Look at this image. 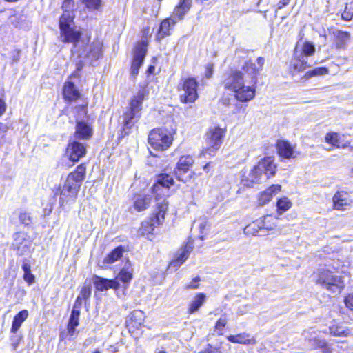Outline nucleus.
I'll return each instance as SVG.
<instances>
[{
    "mask_svg": "<svg viewBox=\"0 0 353 353\" xmlns=\"http://www.w3.org/2000/svg\"><path fill=\"white\" fill-rule=\"evenodd\" d=\"M265 63L263 57H259L256 62L248 61L243 65V73L239 71L232 72L225 80L227 88H253L256 84L257 74L261 70Z\"/></svg>",
    "mask_w": 353,
    "mask_h": 353,
    "instance_id": "obj_1",
    "label": "nucleus"
},
{
    "mask_svg": "<svg viewBox=\"0 0 353 353\" xmlns=\"http://www.w3.org/2000/svg\"><path fill=\"white\" fill-rule=\"evenodd\" d=\"M85 176V167L79 165L68 175L63 187L59 186L56 189L54 194L59 195V203L61 206L75 201Z\"/></svg>",
    "mask_w": 353,
    "mask_h": 353,
    "instance_id": "obj_2",
    "label": "nucleus"
},
{
    "mask_svg": "<svg viewBox=\"0 0 353 353\" xmlns=\"http://www.w3.org/2000/svg\"><path fill=\"white\" fill-rule=\"evenodd\" d=\"M148 97L147 90H138L132 98L129 108L123 113L122 137L129 134L131 128L138 121L141 117L142 102Z\"/></svg>",
    "mask_w": 353,
    "mask_h": 353,
    "instance_id": "obj_3",
    "label": "nucleus"
},
{
    "mask_svg": "<svg viewBox=\"0 0 353 353\" xmlns=\"http://www.w3.org/2000/svg\"><path fill=\"white\" fill-rule=\"evenodd\" d=\"M157 200L153 215L149 219L143 221L138 230L139 235L145 236L149 240H152L154 229L163 223L168 208V201L166 199L157 198Z\"/></svg>",
    "mask_w": 353,
    "mask_h": 353,
    "instance_id": "obj_4",
    "label": "nucleus"
},
{
    "mask_svg": "<svg viewBox=\"0 0 353 353\" xmlns=\"http://www.w3.org/2000/svg\"><path fill=\"white\" fill-rule=\"evenodd\" d=\"M315 282L333 294H339L345 288L342 276L334 274L327 269L319 270L316 274Z\"/></svg>",
    "mask_w": 353,
    "mask_h": 353,
    "instance_id": "obj_5",
    "label": "nucleus"
},
{
    "mask_svg": "<svg viewBox=\"0 0 353 353\" xmlns=\"http://www.w3.org/2000/svg\"><path fill=\"white\" fill-rule=\"evenodd\" d=\"M276 168L272 157H265L251 170L249 173L248 180L252 183H259L263 176H265L266 178L274 176Z\"/></svg>",
    "mask_w": 353,
    "mask_h": 353,
    "instance_id": "obj_6",
    "label": "nucleus"
},
{
    "mask_svg": "<svg viewBox=\"0 0 353 353\" xmlns=\"http://www.w3.org/2000/svg\"><path fill=\"white\" fill-rule=\"evenodd\" d=\"M225 130L220 127L210 128L205 134V146L201 151V155L212 156L220 148Z\"/></svg>",
    "mask_w": 353,
    "mask_h": 353,
    "instance_id": "obj_7",
    "label": "nucleus"
},
{
    "mask_svg": "<svg viewBox=\"0 0 353 353\" xmlns=\"http://www.w3.org/2000/svg\"><path fill=\"white\" fill-rule=\"evenodd\" d=\"M74 22L71 17L65 15L59 20L61 38L63 42L73 43L77 48L80 44L81 32L73 28Z\"/></svg>",
    "mask_w": 353,
    "mask_h": 353,
    "instance_id": "obj_8",
    "label": "nucleus"
},
{
    "mask_svg": "<svg viewBox=\"0 0 353 353\" xmlns=\"http://www.w3.org/2000/svg\"><path fill=\"white\" fill-rule=\"evenodd\" d=\"M172 140V134L161 128L152 130L148 137L149 144L156 150H167L171 145Z\"/></svg>",
    "mask_w": 353,
    "mask_h": 353,
    "instance_id": "obj_9",
    "label": "nucleus"
},
{
    "mask_svg": "<svg viewBox=\"0 0 353 353\" xmlns=\"http://www.w3.org/2000/svg\"><path fill=\"white\" fill-rule=\"evenodd\" d=\"M148 41L143 40L138 43L134 48V57L131 66V72L132 75H136L139 72V69L142 65L147 52Z\"/></svg>",
    "mask_w": 353,
    "mask_h": 353,
    "instance_id": "obj_10",
    "label": "nucleus"
},
{
    "mask_svg": "<svg viewBox=\"0 0 353 353\" xmlns=\"http://www.w3.org/2000/svg\"><path fill=\"white\" fill-rule=\"evenodd\" d=\"M193 163L194 159L190 155H184L180 157L175 170V174L179 181L187 182L190 179V176H184V174L189 170Z\"/></svg>",
    "mask_w": 353,
    "mask_h": 353,
    "instance_id": "obj_11",
    "label": "nucleus"
},
{
    "mask_svg": "<svg viewBox=\"0 0 353 353\" xmlns=\"http://www.w3.org/2000/svg\"><path fill=\"white\" fill-rule=\"evenodd\" d=\"M32 241L24 233L19 232L14 234L13 246L20 255H26L30 252Z\"/></svg>",
    "mask_w": 353,
    "mask_h": 353,
    "instance_id": "obj_12",
    "label": "nucleus"
},
{
    "mask_svg": "<svg viewBox=\"0 0 353 353\" xmlns=\"http://www.w3.org/2000/svg\"><path fill=\"white\" fill-rule=\"evenodd\" d=\"M333 209L344 211L352 203L350 194L345 191H337L332 197Z\"/></svg>",
    "mask_w": 353,
    "mask_h": 353,
    "instance_id": "obj_13",
    "label": "nucleus"
},
{
    "mask_svg": "<svg viewBox=\"0 0 353 353\" xmlns=\"http://www.w3.org/2000/svg\"><path fill=\"white\" fill-rule=\"evenodd\" d=\"M86 153V146L77 141L70 142L66 150V154L69 159L72 162H77L85 156Z\"/></svg>",
    "mask_w": 353,
    "mask_h": 353,
    "instance_id": "obj_14",
    "label": "nucleus"
},
{
    "mask_svg": "<svg viewBox=\"0 0 353 353\" xmlns=\"http://www.w3.org/2000/svg\"><path fill=\"white\" fill-rule=\"evenodd\" d=\"M102 53V43L99 41L93 42L90 46L85 47V49L79 52L80 57H88L92 60L98 59Z\"/></svg>",
    "mask_w": 353,
    "mask_h": 353,
    "instance_id": "obj_15",
    "label": "nucleus"
},
{
    "mask_svg": "<svg viewBox=\"0 0 353 353\" xmlns=\"http://www.w3.org/2000/svg\"><path fill=\"white\" fill-rule=\"evenodd\" d=\"M276 148L278 154L281 157L285 159H294L296 157V152L294 146L286 141L280 140L277 142Z\"/></svg>",
    "mask_w": 353,
    "mask_h": 353,
    "instance_id": "obj_16",
    "label": "nucleus"
},
{
    "mask_svg": "<svg viewBox=\"0 0 353 353\" xmlns=\"http://www.w3.org/2000/svg\"><path fill=\"white\" fill-rule=\"evenodd\" d=\"M173 177L168 174H161L157 176L156 183L152 187V192L157 194L161 190V188L169 189L174 185Z\"/></svg>",
    "mask_w": 353,
    "mask_h": 353,
    "instance_id": "obj_17",
    "label": "nucleus"
},
{
    "mask_svg": "<svg viewBox=\"0 0 353 353\" xmlns=\"http://www.w3.org/2000/svg\"><path fill=\"white\" fill-rule=\"evenodd\" d=\"M92 135L91 127L84 121H77L74 132V137L77 139H88Z\"/></svg>",
    "mask_w": 353,
    "mask_h": 353,
    "instance_id": "obj_18",
    "label": "nucleus"
},
{
    "mask_svg": "<svg viewBox=\"0 0 353 353\" xmlns=\"http://www.w3.org/2000/svg\"><path fill=\"white\" fill-rule=\"evenodd\" d=\"M94 284L96 289L99 291H105L110 288L117 290L119 287V283L116 279L109 280L99 276L95 277Z\"/></svg>",
    "mask_w": 353,
    "mask_h": 353,
    "instance_id": "obj_19",
    "label": "nucleus"
},
{
    "mask_svg": "<svg viewBox=\"0 0 353 353\" xmlns=\"http://www.w3.org/2000/svg\"><path fill=\"white\" fill-rule=\"evenodd\" d=\"M292 65L295 70L301 72L310 67V63L306 56L303 53H299V50L296 49L292 59Z\"/></svg>",
    "mask_w": 353,
    "mask_h": 353,
    "instance_id": "obj_20",
    "label": "nucleus"
},
{
    "mask_svg": "<svg viewBox=\"0 0 353 353\" xmlns=\"http://www.w3.org/2000/svg\"><path fill=\"white\" fill-rule=\"evenodd\" d=\"M176 23V21L172 17L164 19L160 25L159 30L157 34V39L161 41L165 37L170 34V30Z\"/></svg>",
    "mask_w": 353,
    "mask_h": 353,
    "instance_id": "obj_21",
    "label": "nucleus"
},
{
    "mask_svg": "<svg viewBox=\"0 0 353 353\" xmlns=\"http://www.w3.org/2000/svg\"><path fill=\"white\" fill-rule=\"evenodd\" d=\"M192 0H180L172 13V17L177 21L183 19L184 15L190 10Z\"/></svg>",
    "mask_w": 353,
    "mask_h": 353,
    "instance_id": "obj_22",
    "label": "nucleus"
},
{
    "mask_svg": "<svg viewBox=\"0 0 353 353\" xmlns=\"http://www.w3.org/2000/svg\"><path fill=\"white\" fill-rule=\"evenodd\" d=\"M281 190L280 185H272L265 191L262 192L259 196V203L263 205L268 203L274 195L278 194Z\"/></svg>",
    "mask_w": 353,
    "mask_h": 353,
    "instance_id": "obj_23",
    "label": "nucleus"
},
{
    "mask_svg": "<svg viewBox=\"0 0 353 353\" xmlns=\"http://www.w3.org/2000/svg\"><path fill=\"white\" fill-rule=\"evenodd\" d=\"M258 221L260 224L259 229L264 232V230L273 231L276 230L279 219L272 215H266L262 219Z\"/></svg>",
    "mask_w": 353,
    "mask_h": 353,
    "instance_id": "obj_24",
    "label": "nucleus"
},
{
    "mask_svg": "<svg viewBox=\"0 0 353 353\" xmlns=\"http://www.w3.org/2000/svg\"><path fill=\"white\" fill-rule=\"evenodd\" d=\"M344 135L336 132H329L325 137V141L336 148H345L349 146V142L343 140Z\"/></svg>",
    "mask_w": 353,
    "mask_h": 353,
    "instance_id": "obj_25",
    "label": "nucleus"
},
{
    "mask_svg": "<svg viewBox=\"0 0 353 353\" xmlns=\"http://www.w3.org/2000/svg\"><path fill=\"white\" fill-rule=\"evenodd\" d=\"M227 339L231 343L243 345L255 344L256 343L255 339L250 337V335L245 332L236 335H229L227 336Z\"/></svg>",
    "mask_w": 353,
    "mask_h": 353,
    "instance_id": "obj_26",
    "label": "nucleus"
},
{
    "mask_svg": "<svg viewBox=\"0 0 353 353\" xmlns=\"http://www.w3.org/2000/svg\"><path fill=\"white\" fill-rule=\"evenodd\" d=\"M151 196L149 194H139L134 197V208L137 211L145 210L151 203Z\"/></svg>",
    "mask_w": 353,
    "mask_h": 353,
    "instance_id": "obj_27",
    "label": "nucleus"
},
{
    "mask_svg": "<svg viewBox=\"0 0 353 353\" xmlns=\"http://www.w3.org/2000/svg\"><path fill=\"white\" fill-rule=\"evenodd\" d=\"M193 250L192 242L188 241L186 245L179 251L176 259L173 261L172 264L175 266L181 265L188 258L190 253Z\"/></svg>",
    "mask_w": 353,
    "mask_h": 353,
    "instance_id": "obj_28",
    "label": "nucleus"
},
{
    "mask_svg": "<svg viewBox=\"0 0 353 353\" xmlns=\"http://www.w3.org/2000/svg\"><path fill=\"white\" fill-rule=\"evenodd\" d=\"M236 100L241 102L250 101L255 96V90H232Z\"/></svg>",
    "mask_w": 353,
    "mask_h": 353,
    "instance_id": "obj_29",
    "label": "nucleus"
},
{
    "mask_svg": "<svg viewBox=\"0 0 353 353\" xmlns=\"http://www.w3.org/2000/svg\"><path fill=\"white\" fill-rule=\"evenodd\" d=\"M330 333L336 336H347L350 334V330L342 323L333 321L329 327Z\"/></svg>",
    "mask_w": 353,
    "mask_h": 353,
    "instance_id": "obj_30",
    "label": "nucleus"
},
{
    "mask_svg": "<svg viewBox=\"0 0 353 353\" xmlns=\"http://www.w3.org/2000/svg\"><path fill=\"white\" fill-rule=\"evenodd\" d=\"M28 316V311L27 310H23L22 311L19 312L14 317L10 330L11 332L16 334Z\"/></svg>",
    "mask_w": 353,
    "mask_h": 353,
    "instance_id": "obj_31",
    "label": "nucleus"
},
{
    "mask_svg": "<svg viewBox=\"0 0 353 353\" xmlns=\"http://www.w3.org/2000/svg\"><path fill=\"white\" fill-rule=\"evenodd\" d=\"M205 301V295L203 293L197 294L189 303L188 313L193 314L199 310Z\"/></svg>",
    "mask_w": 353,
    "mask_h": 353,
    "instance_id": "obj_32",
    "label": "nucleus"
},
{
    "mask_svg": "<svg viewBox=\"0 0 353 353\" xmlns=\"http://www.w3.org/2000/svg\"><path fill=\"white\" fill-rule=\"evenodd\" d=\"M180 100L183 103H193L198 98L196 90H179Z\"/></svg>",
    "mask_w": 353,
    "mask_h": 353,
    "instance_id": "obj_33",
    "label": "nucleus"
},
{
    "mask_svg": "<svg viewBox=\"0 0 353 353\" xmlns=\"http://www.w3.org/2000/svg\"><path fill=\"white\" fill-rule=\"evenodd\" d=\"M132 279V269L130 263H125L124 267L121 270L115 279L123 282L124 283H129Z\"/></svg>",
    "mask_w": 353,
    "mask_h": 353,
    "instance_id": "obj_34",
    "label": "nucleus"
},
{
    "mask_svg": "<svg viewBox=\"0 0 353 353\" xmlns=\"http://www.w3.org/2000/svg\"><path fill=\"white\" fill-rule=\"evenodd\" d=\"M79 316L80 311L72 309L68 325V332L71 335L74 333L76 327L79 325Z\"/></svg>",
    "mask_w": 353,
    "mask_h": 353,
    "instance_id": "obj_35",
    "label": "nucleus"
},
{
    "mask_svg": "<svg viewBox=\"0 0 353 353\" xmlns=\"http://www.w3.org/2000/svg\"><path fill=\"white\" fill-rule=\"evenodd\" d=\"M22 270L23 271V279L29 285H31L35 282V277L31 273V265L27 259L23 261Z\"/></svg>",
    "mask_w": 353,
    "mask_h": 353,
    "instance_id": "obj_36",
    "label": "nucleus"
},
{
    "mask_svg": "<svg viewBox=\"0 0 353 353\" xmlns=\"http://www.w3.org/2000/svg\"><path fill=\"white\" fill-rule=\"evenodd\" d=\"M259 221H256L252 223L247 225L244 228V233L247 235H252V236H263L265 234V232H263L262 230L259 229Z\"/></svg>",
    "mask_w": 353,
    "mask_h": 353,
    "instance_id": "obj_37",
    "label": "nucleus"
},
{
    "mask_svg": "<svg viewBox=\"0 0 353 353\" xmlns=\"http://www.w3.org/2000/svg\"><path fill=\"white\" fill-rule=\"evenodd\" d=\"M123 254V249L121 247H117L104 259V263L108 264L113 263L121 259Z\"/></svg>",
    "mask_w": 353,
    "mask_h": 353,
    "instance_id": "obj_38",
    "label": "nucleus"
},
{
    "mask_svg": "<svg viewBox=\"0 0 353 353\" xmlns=\"http://www.w3.org/2000/svg\"><path fill=\"white\" fill-rule=\"evenodd\" d=\"M74 3L73 0H65L62 5L63 13L61 17H63L65 15H68L71 17V20L74 19Z\"/></svg>",
    "mask_w": 353,
    "mask_h": 353,
    "instance_id": "obj_39",
    "label": "nucleus"
},
{
    "mask_svg": "<svg viewBox=\"0 0 353 353\" xmlns=\"http://www.w3.org/2000/svg\"><path fill=\"white\" fill-rule=\"evenodd\" d=\"M228 321V319L227 314H223L216 322L214 331L216 332L219 335L223 334V328L226 326Z\"/></svg>",
    "mask_w": 353,
    "mask_h": 353,
    "instance_id": "obj_40",
    "label": "nucleus"
},
{
    "mask_svg": "<svg viewBox=\"0 0 353 353\" xmlns=\"http://www.w3.org/2000/svg\"><path fill=\"white\" fill-rule=\"evenodd\" d=\"M276 205L279 214H281L291 208L292 203L287 197H283L278 200Z\"/></svg>",
    "mask_w": 353,
    "mask_h": 353,
    "instance_id": "obj_41",
    "label": "nucleus"
},
{
    "mask_svg": "<svg viewBox=\"0 0 353 353\" xmlns=\"http://www.w3.org/2000/svg\"><path fill=\"white\" fill-rule=\"evenodd\" d=\"M78 65L77 71L74 72L65 82L63 88H76L78 86L79 80V70Z\"/></svg>",
    "mask_w": 353,
    "mask_h": 353,
    "instance_id": "obj_42",
    "label": "nucleus"
},
{
    "mask_svg": "<svg viewBox=\"0 0 353 353\" xmlns=\"http://www.w3.org/2000/svg\"><path fill=\"white\" fill-rule=\"evenodd\" d=\"M299 52V53H303V54L305 55L308 59V57L314 54L315 52V47L312 43L305 41L302 46L301 50Z\"/></svg>",
    "mask_w": 353,
    "mask_h": 353,
    "instance_id": "obj_43",
    "label": "nucleus"
},
{
    "mask_svg": "<svg viewBox=\"0 0 353 353\" xmlns=\"http://www.w3.org/2000/svg\"><path fill=\"white\" fill-rule=\"evenodd\" d=\"M63 95L66 101H73L79 97L80 94L78 90H63Z\"/></svg>",
    "mask_w": 353,
    "mask_h": 353,
    "instance_id": "obj_44",
    "label": "nucleus"
},
{
    "mask_svg": "<svg viewBox=\"0 0 353 353\" xmlns=\"http://www.w3.org/2000/svg\"><path fill=\"white\" fill-rule=\"evenodd\" d=\"M208 219L205 216H201L194 221V226L199 230L201 234H203L208 226Z\"/></svg>",
    "mask_w": 353,
    "mask_h": 353,
    "instance_id": "obj_45",
    "label": "nucleus"
},
{
    "mask_svg": "<svg viewBox=\"0 0 353 353\" xmlns=\"http://www.w3.org/2000/svg\"><path fill=\"white\" fill-rule=\"evenodd\" d=\"M82 2L90 10H99L101 6V0H82Z\"/></svg>",
    "mask_w": 353,
    "mask_h": 353,
    "instance_id": "obj_46",
    "label": "nucleus"
},
{
    "mask_svg": "<svg viewBox=\"0 0 353 353\" xmlns=\"http://www.w3.org/2000/svg\"><path fill=\"white\" fill-rule=\"evenodd\" d=\"M336 37L339 41L341 43L340 44H338L340 47L345 44V43L348 41L350 38V35L348 32L341 30L336 32Z\"/></svg>",
    "mask_w": 353,
    "mask_h": 353,
    "instance_id": "obj_47",
    "label": "nucleus"
},
{
    "mask_svg": "<svg viewBox=\"0 0 353 353\" xmlns=\"http://www.w3.org/2000/svg\"><path fill=\"white\" fill-rule=\"evenodd\" d=\"M327 73H328L327 68L321 67V68H315L314 70H312L309 71L307 73V75L308 77L321 76V75H324V74H327Z\"/></svg>",
    "mask_w": 353,
    "mask_h": 353,
    "instance_id": "obj_48",
    "label": "nucleus"
},
{
    "mask_svg": "<svg viewBox=\"0 0 353 353\" xmlns=\"http://www.w3.org/2000/svg\"><path fill=\"white\" fill-rule=\"evenodd\" d=\"M19 219L21 223L26 225L30 224L32 222L31 216L30 215L29 213H28L26 212H21L19 215Z\"/></svg>",
    "mask_w": 353,
    "mask_h": 353,
    "instance_id": "obj_49",
    "label": "nucleus"
},
{
    "mask_svg": "<svg viewBox=\"0 0 353 353\" xmlns=\"http://www.w3.org/2000/svg\"><path fill=\"white\" fill-rule=\"evenodd\" d=\"M198 86V83L196 79L193 77H189L185 79L183 82V88H196Z\"/></svg>",
    "mask_w": 353,
    "mask_h": 353,
    "instance_id": "obj_50",
    "label": "nucleus"
},
{
    "mask_svg": "<svg viewBox=\"0 0 353 353\" xmlns=\"http://www.w3.org/2000/svg\"><path fill=\"white\" fill-rule=\"evenodd\" d=\"M91 294V288L90 285H83L81 290L79 296L83 299H88Z\"/></svg>",
    "mask_w": 353,
    "mask_h": 353,
    "instance_id": "obj_51",
    "label": "nucleus"
},
{
    "mask_svg": "<svg viewBox=\"0 0 353 353\" xmlns=\"http://www.w3.org/2000/svg\"><path fill=\"white\" fill-rule=\"evenodd\" d=\"M353 17V8L345 7L343 12L342 13V18L345 21H350Z\"/></svg>",
    "mask_w": 353,
    "mask_h": 353,
    "instance_id": "obj_52",
    "label": "nucleus"
},
{
    "mask_svg": "<svg viewBox=\"0 0 353 353\" xmlns=\"http://www.w3.org/2000/svg\"><path fill=\"white\" fill-rule=\"evenodd\" d=\"M144 314L141 310H135L132 313L131 319L134 320H139V323L141 324L143 319Z\"/></svg>",
    "mask_w": 353,
    "mask_h": 353,
    "instance_id": "obj_53",
    "label": "nucleus"
},
{
    "mask_svg": "<svg viewBox=\"0 0 353 353\" xmlns=\"http://www.w3.org/2000/svg\"><path fill=\"white\" fill-rule=\"evenodd\" d=\"M345 305L350 310H353V292L349 294L345 299Z\"/></svg>",
    "mask_w": 353,
    "mask_h": 353,
    "instance_id": "obj_54",
    "label": "nucleus"
},
{
    "mask_svg": "<svg viewBox=\"0 0 353 353\" xmlns=\"http://www.w3.org/2000/svg\"><path fill=\"white\" fill-rule=\"evenodd\" d=\"M200 281L199 277H195L192 282L186 285L187 289H196L199 287V282Z\"/></svg>",
    "mask_w": 353,
    "mask_h": 353,
    "instance_id": "obj_55",
    "label": "nucleus"
},
{
    "mask_svg": "<svg viewBox=\"0 0 353 353\" xmlns=\"http://www.w3.org/2000/svg\"><path fill=\"white\" fill-rule=\"evenodd\" d=\"M82 300L83 299L81 298V296L79 295L75 301L73 309H76L78 310V311H80L82 305Z\"/></svg>",
    "mask_w": 353,
    "mask_h": 353,
    "instance_id": "obj_56",
    "label": "nucleus"
},
{
    "mask_svg": "<svg viewBox=\"0 0 353 353\" xmlns=\"http://www.w3.org/2000/svg\"><path fill=\"white\" fill-rule=\"evenodd\" d=\"M213 73V65H208L206 68V77L210 78Z\"/></svg>",
    "mask_w": 353,
    "mask_h": 353,
    "instance_id": "obj_57",
    "label": "nucleus"
},
{
    "mask_svg": "<svg viewBox=\"0 0 353 353\" xmlns=\"http://www.w3.org/2000/svg\"><path fill=\"white\" fill-rule=\"evenodd\" d=\"M6 110V105L5 102L0 99V116H1Z\"/></svg>",
    "mask_w": 353,
    "mask_h": 353,
    "instance_id": "obj_58",
    "label": "nucleus"
},
{
    "mask_svg": "<svg viewBox=\"0 0 353 353\" xmlns=\"http://www.w3.org/2000/svg\"><path fill=\"white\" fill-rule=\"evenodd\" d=\"M199 353H221V351L212 347L201 351Z\"/></svg>",
    "mask_w": 353,
    "mask_h": 353,
    "instance_id": "obj_59",
    "label": "nucleus"
},
{
    "mask_svg": "<svg viewBox=\"0 0 353 353\" xmlns=\"http://www.w3.org/2000/svg\"><path fill=\"white\" fill-rule=\"evenodd\" d=\"M289 2H290V0H281L278 3V8L279 9L283 8V7L287 6L289 3Z\"/></svg>",
    "mask_w": 353,
    "mask_h": 353,
    "instance_id": "obj_60",
    "label": "nucleus"
},
{
    "mask_svg": "<svg viewBox=\"0 0 353 353\" xmlns=\"http://www.w3.org/2000/svg\"><path fill=\"white\" fill-rule=\"evenodd\" d=\"M243 307H244V310H240V309H239V310H238V314H239V315H243V314H244L245 313H246V312H248V310H247L248 306H247V305H245Z\"/></svg>",
    "mask_w": 353,
    "mask_h": 353,
    "instance_id": "obj_61",
    "label": "nucleus"
},
{
    "mask_svg": "<svg viewBox=\"0 0 353 353\" xmlns=\"http://www.w3.org/2000/svg\"><path fill=\"white\" fill-rule=\"evenodd\" d=\"M13 340V343H12V345L14 347V348L17 347V345L19 344V341H20V338L19 337H16V339H12Z\"/></svg>",
    "mask_w": 353,
    "mask_h": 353,
    "instance_id": "obj_62",
    "label": "nucleus"
},
{
    "mask_svg": "<svg viewBox=\"0 0 353 353\" xmlns=\"http://www.w3.org/2000/svg\"><path fill=\"white\" fill-rule=\"evenodd\" d=\"M316 343L315 344L316 347H322L325 345V342L321 340L317 339Z\"/></svg>",
    "mask_w": 353,
    "mask_h": 353,
    "instance_id": "obj_63",
    "label": "nucleus"
},
{
    "mask_svg": "<svg viewBox=\"0 0 353 353\" xmlns=\"http://www.w3.org/2000/svg\"><path fill=\"white\" fill-rule=\"evenodd\" d=\"M155 70L154 66L150 65L148 69V74H152Z\"/></svg>",
    "mask_w": 353,
    "mask_h": 353,
    "instance_id": "obj_64",
    "label": "nucleus"
}]
</instances>
